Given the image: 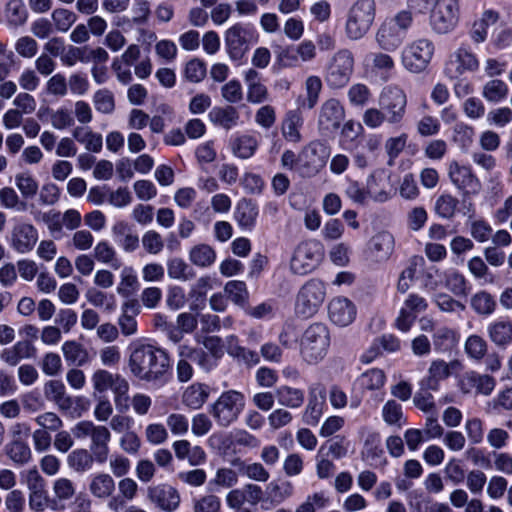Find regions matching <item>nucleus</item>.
<instances>
[{
	"mask_svg": "<svg viewBox=\"0 0 512 512\" xmlns=\"http://www.w3.org/2000/svg\"><path fill=\"white\" fill-rule=\"evenodd\" d=\"M128 368L130 373L140 381L164 384L171 372L168 353L155 345L134 342L129 347Z\"/></svg>",
	"mask_w": 512,
	"mask_h": 512,
	"instance_id": "obj_1",
	"label": "nucleus"
},
{
	"mask_svg": "<svg viewBox=\"0 0 512 512\" xmlns=\"http://www.w3.org/2000/svg\"><path fill=\"white\" fill-rule=\"evenodd\" d=\"M330 332L323 323L310 324L300 338L299 353L301 359L315 365L321 362L328 353Z\"/></svg>",
	"mask_w": 512,
	"mask_h": 512,
	"instance_id": "obj_2",
	"label": "nucleus"
},
{
	"mask_svg": "<svg viewBox=\"0 0 512 512\" xmlns=\"http://www.w3.org/2000/svg\"><path fill=\"white\" fill-rule=\"evenodd\" d=\"M355 58L348 48L334 52L324 67V81L332 90L343 89L350 82L354 73Z\"/></svg>",
	"mask_w": 512,
	"mask_h": 512,
	"instance_id": "obj_3",
	"label": "nucleus"
},
{
	"mask_svg": "<svg viewBox=\"0 0 512 512\" xmlns=\"http://www.w3.org/2000/svg\"><path fill=\"white\" fill-rule=\"evenodd\" d=\"M376 15L374 0H357L346 15L345 35L349 40L362 39L371 29Z\"/></svg>",
	"mask_w": 512,
	"mask_h": 512,
	"instance_id": "obj_4",
	"label": "nucleus"
},
{
	"mask_svg": "<svg viewBox=\"0 0 512 512\" xmlns=\"http://www.w3.org/2000/svg\"><path fill=\"white\" fill-rule=\"evenodd\" d=\"M460 6L457 0H434L429 15L431 30L438 35L452 32L458 24Z\"/></svg>",
	"mask_w": 512,
	"mask_h": 512,
	"instance_id": "obj_5",
	"label": "nucleus"
},
{
	"mask_svg": "<svg viewBox=\"0 0 512 512\" xmlns=\"http://www.w3.org/2000/svg\"><path fill=\"white\" fill-rule=\"evenodd\" d=\"M434 51L432 40L424 37L415 39L402 51V64L411 73H421L431 62Z\"/></svg>",
	"mask_w": 512,
	"mask_h": 512,
	"instance_id": "obj_6",
	"label": "nucleus"
},
{
	"mask_svg": "<svg viewBox=\"0 0 512 512\" xmlns=\"http://www.w3.org/2000/svg\"><path fill=\"white\" fill-rule=\"evenodd\" d=\"M244 406V395L236 390H228L212 405L210 413L218 425L228 427L238 418Z\"/></svg>",
	"mask_w": 512,
	"mask_h": 512,
	"instance_id": "obj_7",
	"label": "nucleus"
},
{
	"mask_svg": "<svg viewBox=\"0 0 512 512\" xmlns=\"http://www.w3.org/2000/svg\"><path fill=\"white\" fill-rule=\"evenodd\" d=\"M324 283L312 279L299 290L295 303V312L303 318H310L317 313L325 299Z\"/></svg>",
	"mask_w": 512,
	"mask_h": 512,
	"instance_id": "obj_8",
	"label": "nucleus"
},
{
	"mask_svg": "<svg viewBox=\"0 0 512 512\" xmlns=\"http://www.w3.org/2000/svg\"><path fill=\"white\" fill-rule=\"evenodd\" d=\"M379 105L389 124H399L406 114L407 95L399 85H386L379 94Z\"/></svg>",
	"mask_w": 512,
	"mask_h": 512,
	"instance_id": "obj_9",
	"label": "nucleus"
},
{
	"mask_svg": "<svg viewBox=\"0 0 512 512\" xmlns=\"http://www.w3.org/2000/svg\"><path fill=\"white\" fill-rule=\"evenodd\" d=\"M322 255V248L319 242L315 240L301 242L293 252L290 260V269L294 274L306 275L319 265Z\"/></svg>",
	"mask_w": 512,
	"mask_h": 512,
	"instance_id": "obj_10",
	"label": "nucleus"
},
{
	"mask_svg": "<svg viewBox=\"0 0 512 512\" xmlns=\"http://www.w3.org/2000/svg\"><path fill=\"white\" fill-rule=\"evenodd\" d=\"M91 381L96 392L104 393L111 389L117 407L127 402L130 385L122 375L113 374L105 369H98L92 374Z\"/></svg>",
	"mask_w": 512,
	"mask_h": 512,
	"instance_id": "obj_11",
	"label": "nucleus"
},
{
	"mask_svg": "<svg viewBox=\"0 0 512 512\" xmlns=\"http://www.w3.org/2000/svg\"><path fill=\"white\" fill-rule=\"evenodd\" d=\"M428 308L427 300L416 294L410 293L399 310V314L395 319V327L401 332H408L414 325L418 314L425 312Z\"/></svg>",
	"mask_w": 512,
	"mask_h": 512,
	"instance_id": "obj_12",
	"label": "nucleus"
},
{
	"mask_svg": "<svg viewBox=\"0 0 512 512\" xmlns=\"http://www.w3.org/2000/svg\"><path fill=\"white\" fill-rule=\"evenodd\" d=\"M479 68V60L467 46H460L450 56L445 65V73L454 79L466 72H474Z\"/></svg>",
	"mask_w": 512,
	"mask_h": 512,
	"instance_id": "obj_13",
	"label": "nucleus"
},
{
	"mask_svg": "<svg viewBox=\"0 0 512 512\" xmlns=\"http://www.w3.org/2000/svg\"><path fill=\"white\" fill-rule=\"evenodd\" d=\"M448 177L451 183L464 194L476 195L482 189V184L471 167L461 165L457 161L449 163Z\"/></svg>",
	"mask_w": 512,
	"mask_h": 512,
	"instance_id": "obj_14",
	"label": "nucleus"
},
{
	"mask_svg": "<svg viewBox=\"0 0 512 512\" xmlns=\"http://www.w3.org/2000/svg\"><path fill=\"white\" fill-rule=\"evenodd\" d=\"M345 118V109L335 98L326 100L320 108L318 127L322 134L329 135L337 131Z\"/></svg>",
	"mask_w": 512,
	"mask_h": 512,
	"instance_id": "obj_15",
	"label": "nucleus"
},
{
	"mask_svg": "<svg viewBox=\"0 0 512 512\" xmlns=\"http://www.w3.org/2000/svg\"><path fill=\"white\" fill-rule=\"evenodd\" d=\"M147 498L165 512L175 511L181 502L178 490L166 484L148 487Z\"/></svg>",
	"mask_w": 512,
	"mask_h": 512,
	"instance_id": "obj_16",
	"label": "nucleus"
},
{
	"mask_svg": "<svg viewBox=\"0 0 512 512\" xmlns=\"http://www.w3.org/2000/svg\"><path fill=\"white\" fill-rule=\"evenodd\" d=\"M38 241L37 229L30 223L20 222L11 231V247L25 254L33 250Z\"/></svg>",
	"mask_w": 512,
	"mask_h": 512,
	"instance_id": "obj_17",
	"label": "nucleus"
},
{
	"mask_svg": "<svg viewBox=\"0 0 512 512\" xmlns=\"http://www.w3.org/2000/svg\"><path fill=\"white\" fill-rule=\"evenodd\" d=\"M247 35L241 24H235L225 32V45L232 60H241L246 54L249 47Z\"/></svg>",
	"mask_w": 512,
	"mask_h": 512,
	"instance_id": "obj_18",
	"label": "nucleus"
},
{
	"mask_svg": "<svg viewBox=\"0 0 512 512\" xmlns=\"http://www.w3.org/2000/svg\"><path fill=\"white\" fill-rule=\"evenodd\" d=\"M496 385V381L492 376L486 374H478L476 372H468L463 375L459 381L460 390L464 394L475 391L476 394L488 396L492 393Z\"/></svg>",
	"mask_w": 512,
	"mask_h": 512,
	"instance_id": "obj_19",
	"label": "nucleus"
},
{
	"mask_svg": "<svg viewBox=\"0 0 512 512\" xmlns=\"http://www.w3.org/2000/svg\"><path fill=\"white\" fill-rule=\"evenodd\" d=\"M330 320L338 326L345 327L351 324L356 316L355 305L345 297H336L328 305Z\"/></svg>",
	"mask_w": 512,
	"mask_h": 512,
	"instance_id": "obj_20",
	"label": "nucleus"
},
{
	"mask_svg": "<svg viewBox=\"0 0 512 512\" xmlns=\"http://www.w3.org/2000/svg\"><path fill=\"white\" fill-rule=\"evenodd\" d=\"M325 406V390L323 387H314L309 391L308 403L302 414V421L308 426H316L322 415Z\"/></svg>",
	"mask_w": 512,
	"mask_h": 512,
	"instance_id": "obj_21",
	"label": "nucleus"
},
{
	"mask_svg": "<svg viewBox=\"0 0 512 512\" xmlns=\"http://www.w3.org/2000/svg\"><path fill=\"white\" fill-rule=\"evenodd\" d=\"M388 179L389 176L384 169L372 171L367 177L365 185L369 198L380 203L386 202L390 198Z\"/></svg>",
	"mask_w": 512,
	"mask_h": 512,
	"instance_id": "obj_22",
	"label": "nucleus"
},
{
	"mask_svg": "<svg viewBox=\"0 0 512 512\" xmlns=\"http://www.w3.org/2000/svg\"><path fill=\"white\" fill-rule=\"evenodd\" d=\"M405 35L387 19L380 25L376 34L375 41L379 48L386 52L396 51L403 43Z\"/></svg>",
	"mask_w": 512,
	"mask_h": 512,
	"instance_id": "obj_23",
	"label": "nucleus"
},
{
	"mask_svg": "<svg viewBox=\"0 0 512 512\" xmlns=\"http://www.w3.org/2000/svg\"><path fill=\"white\" fill-rule=\"evenodd\" d=\"M53 497L48 501V507L53 511H62L76 492L74 483L68 478H58L53 482Z\"/></svg>",
	"mask_w": 512,
	"mask_h": 512,
	"instance_id": "obj_24",
	"label": "nucleus"
},
{
	"mask_svg": "<svg viewBox=\"0 0 512 512\" xmlns=\"http://www.w3.org/2000/svg\"><path fill=\"white\" fill-rule=\"evenodd\" d=\"M303 124L304 118L299 109L287 111L281 122V134L283 138L291 143H300L302 141L301 128Z\"/></svg>",
	"mask_w": 512,
	"mask_h": 512,
	"instance_id": "obj_25",
	"label": "nucleus"
},
{
	"mask_svg": "<svg viewBox=\"0 0 512 512\" xmlns=\"http://www.w3.org/2000/svg\"><path fill=\"white\" fill-rule=\"evenodd\" d=\"M90 440V451L94 453L95 461L99 464L105 463L109 456L110 430L104 425H97Z\"/></svg>",
	"mask_w": 512,
	"mask_h": 512,
	"instance_id": "obj_26",
	"label": "nucleus"
},
{
	"mask_svg": "<svg viewBox=\"0 0 512 512\" xmlns=\"http://www.w3.org/2000/svg\"><path fill=\"white\" fill-rule=\"evenodd\" d=\"M36 355V348L28 340H21L16 342L9 348H5L0 353V359L9 366H16L24 359L34 358Z\"/></svg>",
	"mask_w": 512,
	"mask_h": 512,
	"instance_id": "obj_27",
	"label": "nucleus"
},
{
	"mask_svg": "<svg viewBox=\"0 0 512 512\" xmlns=\"http://www.w3.org/2000/svg\"><path fill=\"white\" fill-rule=\"evenodd\" d=\"M139 313V304L137 300H128L121 306V314L118 317L117 324L121 334L125 337L133 336L138 331V323L135 315Z\"/></svg>",
	"mask_w": 512,
	"mask_h": 512,
	"instance_id": "obj_28",
	"label": "nucleus"
},
{
	"mask_svg": "<svg viewBox=\"0 0 512 512\" xmlns=\"http://www.w3.org/2000/svg\"><path fill=\"white\" fill-rule=\"evenodd\" d=\"M458 362L447 363L438 359L431 362L427 377L422 381V386L428 390L436 391L439 388V382L448 378Z\"/></svg>",
	"mask_w": 512,
	"mask_h": 512,
	"instance_id": "obj_29",
	"label": "nucleus"
},
{
	"mask_svg": "<svg viewBox=\"0 0 512 512\" xmlns=\"http://www.w3.org/2000/svg\"><path fill=\"white\" fill-rule=\"evenodd\" d=\"M395 240L391 233L382 231L374 235L369 242V250L377 262L386 261L394 251Z\"/></svg>",
	"mask_w": 512,
	"mask_h": 512,
	"instance_id": "obj_30",
	"label": "nucleus"
},
{
	"mask_svg": "<svg viewBox=\"0 0 512 512\" xmlns=\"http://www.w3.org/2000/svg\"><path fill=\"white\" fill-rule=\"evenodd\" d=\"M258 206L251 199H241L235 208L234 219L237 224L244 230L251 231L258 217Z\"/></svg>",
	"mask_w": 512,
	"mask_h": 512,
	"instance_id": "obj_31",
	"label": "nucleus"
},
{
	"mask_svg": "<svg viewBox=\"0 0 512 512\" xmlns=\"http://www.w3.org/2000/svg\"><path fill=\"white\" fill-rule=\"evenodd\" d=\"M43 390L46 399L54 402L59 409L68 410L72 406V400L66 394V388L60 380L46 382Z\"/></svg>",
	"mask_w": 512,
	"mask_h": 512,
	"instance_id": "obj_32",
	"label": "nucleus"
},
{
	"mask_svg": "<svg viewBox=\"0 0 512 512\" xmlns=\"http://www.w3.org/2000/svg\"><path fill=\"white\" fill-rule=\"evenodd\" d=\"M239 118V112L234 106L214 107L209 112L210 121L225 130H230L236 126Z\"/></svg>",
	"mask_w": 512,
	"mask_h": 512,
	"instance_id": "obj_33",
	"label": "nucleus"
},
{
	"mask_svg": "<svg viewBox=\"0 0 512 512\" xmlns=\"http://www.w3.org/2000/svg\"><path fill=\"white\" fill-rule=\"evenodd\" d=\"M275 398L278 404L283 407L298 409L304 403L305 394L299 388L282 385L275 390Z\"/></svg>",
	"mask_w": 512,
	"mask_h": 512,
	"instance_id": "obj_34",
	"label": "nucleus"
},
{
	"mask_svg": "<svg viewBox=\"0 0 512 512\" xmlns=\"http://www.w3.org/2000/svg\"><path fill=\"white\" fill-rule=\"evenodd\" d=\"M490 340L499 347H506L512 343V322L508 320H498L492 322L488 328Z\"/></svg>",
	"mask_w": 512,
	"mask_h": 512,
	"instance_id": "obj_35",
	"label": "nucleus"
},
{
	"mask_svg": "<svg viewBox=\"0 0 512 512\" xmlns=\"http://www.w3.org/2000/svg\"><path fill=\"white\" fill-rule=\"evenodd\" d=\"M209 397L208 386L202 383H194L188 386L182 395V402L191 409H199Z\"/></svg>",
	"mask_w": 512,
	"mask_h": 512,
	"instance_id": "obj_36",
	"label": "nucleus"
},
{
	"mask_svg": "<svg viewBox=\"0 0 512 512\" xmlns=\"http://www.w3.org/2000/svg\"><path fill=\"white\" fill-rule=\"evenodd\" d=\"M301 155L307 159L308 164L318 168L329 157V147L319 140H314L303 148Z\"/></svg>",
	"mask_w": 512,
	"mask_h": 512,
	"instance_id": "obj_37",
	"label": "nucleus"
},
{
	"mask_svg": "<svg viewBox=\"0 0 512 512\" xmlns=\"http://www.w3.org/2000/svg\"><path fill=\"white\" fill-rule=\"evenodd\" d=\"M61 350L67 363L83 366L89 362L88 351L75 340L64 342Z\"/></svg>",
	"mask_w": 512,
	"mask_h": 512,
	"instance_id": "obj_38",
	"label": "nucleus"
},
{
	"mask_svg": "<svg viewBox=\"0 0 512 512\" xmlns=\"http://www.w3.org/2000/svg\"><path fill=\"white\" fill-rule=\"evenodd\" d=\"M73 138L83 144L88 151L98 153L102 149V136L90 128L77 126L72 131Z\"/></svg>",
	"mask_w": 512,
	"mask_h": 512,
	"instance_id": "obj_39",
	"label": "nucleus"
},
{
	"mask_svg": "<svg viewBox=\"0 0 512 512\" xmlns=\"http://www.w3.org/2000/svg\"><path fill=\"white\" fill-rule=\"evenodd\" d=\"M95 461L94 453L85 448H78L69 453L67 457L68 466L78 473L90 470Z\"/></svg>",
	"mask_w": 512,
	"mask_h": 512,
	"instance_id": "obj_40",
	"label": "nucleus"
},
{
	"mask_svg": "<svg viewBox=\"0 0 512 512\" xmlns=\"http://www.w3.org/2000/svg\"><path fill=\"white\" fill-rule=\"evenodd\" d=\"M182 354L184 357H191V361L196 362L205 372H210L217 365L218 360L207 353L203 348L182 344Z\"/></svg>",
	"mask_w": 512,
	"mask_h": 512,
	"instance_id": "obj_41",
	"label": "nucleus"
},
{
	"mask_svg": "<svg viewBox=\"0 0 512 512\" xmlns=\"http://www.w3.org/2000/svg\"><path fill=\"white\" fill-rule=\"evenodd\" d=\"M189 260L197 267H210L216 260V252L208 244H198L190 249Z\"/></svg>",
	"mask_w": 512,
	"mask_h": 512,
	"instance_id": "obj_42",
	"label": "nucleus"
},
{
	"mask_svg": "<svg viewBox=\"0 0 512 512\" xmlns=\"http://www.w3.org/2000/svg\"><path fill=\"white\" fill-rule=\"evenodd\" d=\"M115 489V482L113 478L106 473H99L95 475L90 484L89 491L97 498H107L112 495Z\"/></svg>",
	"mask_w": 512,
	"mask_h": 512,
	"instance_id": "obj_43",
	"label": "nucleus"
},
{
	"mask_svg": "<svg viewBox=\"0 0 512 512\" xmlns=\"http://www.w3.org/2000/svg\"><path fill=\"white\" fill-rule=\"evenodd\" d=\"M6 454L16 464L24 465L32 458L29 445L22 439H13L6 446Z\"/></svg>",
	"mask_w": 512,
	"mask_h": 512,
	"instance_id": "obj_44",
	"label": "nucleus"
},
{
	"mask_svg": "<svg viewBox=\"0 0 512 512\" xmlns=\"http://www.w3.org/2000/svg\"><path fill=\"white\" fill-rule=\"evenodd\" d=\"M167 274L171 279L188 281L195 277V272L183 259L175 257L167 262Z\"/></svg>",
	"mask_w": 512,
	"mask_h": 512,
	"instance_id": "obj_45",
	"label": "nucleus"
},
{
	"mask_svg": "<svg viewBox=\"0 0 512 512\" xmlns=\"http://www.w3.org/2000/svg\"><path fill=\"white\" fill-rule=\"evenodd\" d=\"M6 19L10 26H22L28 18L25 5L21 0H10L6 5Z\"/></svg>",
	"mask_w": 512,
	"mask_h": 512,
	"instance_id": "obj_46",
	"label": "nucleus"
},
{
	"mask_svg": "<svg viewBox=\"0 0 512 512\" xmlns=\"http://www.w3.org/2000/svg\"><path fill=\"white\" fill-rule=\"evenodd\" d=\"M258 147V141L251 135H242L236 138L232 144L233 153L242 159L252 157Z\"/></svg>",
	"mask_w": 512,
	"mask_h": 512,
	"instance_id": "obj_47",
	"label": "nucleus"
},
{
	"mask_svg": "<svg viewBox=\"0 0 512 512\" xmlns=\"http://www.w3.org/2000/svg\"><path fill=\"white\" fill-rule=\"evenodd\" d=\"M93 255L97 261L109 264L114 269H119L121 266L115 249L107 241L98 242L94 247Z\"/></svg>",
	"mask_w": 512,
	"mask_h": 512,
	"instance_id": "obj_48",
	"label": "nucleus"
},
{
	"mask_svg": "<svg viewBox=\"0 0 512 512\" xmlns=\"http://www.w3.org/2000/svg\"><path fill=\"white\" fill-rule=\"evenodd\" d=\"M483 97L490 102H500L508 95L507 84L499 79H492L483 86Z\"/></svg>",
	"mask_w": 512,
	"mask_h": 512,
	"instance_id": "obj_49",
	"label": "nucleus"
},
{
	"mask_svg": "<svg viewBox=\"0 0 512 512\" xmlns=\"http://www.w3.org/2000/svg\"><path fill=\"white\" fill-rule=\"evenodd\" d=\"M0 204L4 209L15 210L18 212H22L27 209V203L21 200L14 188L8 186L0 189Z\"/></svg>",
	"mask_w": 512,
	"mask_h": 512,
	"instance_id": "obj_50",
	"label": "nucleus"
},
{
	"mask_svg": "<svg viewBox=\"0 0 512 512\" xmlns=\"http://www.w3.org/2000/svg\"><path fill=\"white\" fill-rule=\"evenodd\" d=\"M382 417L386 424L402 427L406 420L403 415L402 407L395 400L387 401L382 408Z\"/></svg>",
	"mask_w": 512,
	"mask_h": 512,
	"instance_id": "obj_51",
	"label": "nucleus"
},
{
	"mask_svg": "<svg viewBox=\"0 0 512 512\" xmlns=\"http://www.w3.org/2000/svg\"><path fill=\"white\" fill-rule=\"evenodd\" d=\"M371 96L370 88L363 83H354L347 91L349 103L356 107H365L369 103Z\"/></svg>",
	"mask_w": 512,
	"mask_h": 512,
	"instance_id": "obj_52",
	"label": "nucleus"
},
{
	"mask_svg": "<svg viewBox=\"0 0 512 512\" xmlns=\"http://www.w3.org/2000/svg\"><path fill=\"white\" fill-rule=\"evenodd\" d=\"M53 26L58 32H67L77 20V15L68 9L57 8L51 13Z\"/></svg>",
	"mask_w": 512,
	"mask_h": 512,
	"instance_id": "obj_53",
	"label": "nucleus"
},
{
	"mask_svg": "<svg viewBox=\"0 0 512 512\" xmlns=\"http://www.w3.org/2000/svg\"><path fill=\"white\" fill-rule=\"evenodd\" d=\"M322 80L319 76L311 75L305 80L306 99L303 103L304 107L312 109L315 107L319 100L322 90Z\"/></svg>",
	"mask_w": 512,
	"mask_h": 512,
	"instance_id": "obj_54",
	"label": "nucleus"
},
{
	"mask_svg": "<svg viewBox=\"0 0 512 512\" xmlns=\"http://www.w3.org/2000/svg\"><path fill=\"white\" fill-rule=\"evenodd\" d=\"M330 504V499L324 491L315 492L308 495L295 512H316V509H324Z\"/></svg>",
	"mask_w": 512,
	"mask_h": 512,
	"instance_id": "obj_55",
	"label": "nucleus"
},
{
	"mask_svg": "<svg viewBox=\"0 0 512 512\" xmlns=\"http://www.w3.org/2000/svg\"><path fill=\"white\" fill-rule=\"evenodd\" d=\"M471 306L480 315H490L496 307L492 295L486 291H480L471 298Z\"/></svg>",
	"mask_w": 512,
	"mask_h": 512,
	"instance_id": "obj_56",
	"label": "nucleus"
},
{
	"mask_svg": "<svg viewBox=\"0 0 512 512\" xmlns=\"http://www.w3.org/2000/svg\"><path fill=\"white\" fill-rule=\"evenodd\" d=\"M458 204V198L450 194H442L436 199L435 212L442 218L450 219L454 216Z\"/></svg>",
	"mask_w": 512,
	"mask_h": 512,
	"instance_id": "obj_57",
	"label": "nucleus"
},
{
	"mask_svg": "<svg viewBox=\"0 0 512 512\" xmlns=\"http://www.w3.org/2000/svg\"><path fill=\"white\" fill-rule=\"evenodd\" d=\"M139 287L137 276L132 267H125L121 271V280L117 287L118 294L130 296L136 292Z\"/></svg>",
	"mask_w": 512,
	"mask_h": 512,
	"instance_id": "obj_58",
	"label": "nucleus"
},
{
	"mask_svg": "<svg viewBox=\"0 0 512 512\" xmlns=\"http://www.w3.org/2000/svg\"><path fill=\"white\" fill-rule=\"evenodd\" d=\"M464 349L470 358L479 361L486 355L488 345L479 335H471L466 339Z\"/></svg>",
	"mask_w": 512,
	"mask_h": 512,
	"instance_id": "obj_59",
	"label": "nucleus"
},
{
	"mask_svg": "<svg viewBox=\"0 0 512 512\" xmlns=\"http://www.w3.org/2000/svg\"><path fill=\"white\" fill-rule=\"evenodd\" d=\"M95 109L103 114H111L115 110L113 93L104 88L97 90L93 95Z\"/></svg>",
	"mask_w": 512,
	"mask_h": 512,
	"instance_id": "obj_60",
	"label": "nucleus"
},
{
	"mask_svg": "<svg viewBox=\"0 0 512 512\" xmlns=\"http://www.w3.org/2000/svg\"><path fill=\"white\" fill-rule=\"evenodd\" d=\"M221 499L215 494L201 495L193 500V512H220Z\"/></svg>",
	"mask_w": 512,
	"mask_h": 512,
	"instance_id": "obj_61",
	"label": "nucleus"
},
{
	"mask_svg": "<svg viewBox=\"0 0 512 512\" xmlns=\"http://www.w3.org/2000/svg\"><path fill=\"white\" fill-rule=\"evenodd\" d=\"M34 421L38 428L45 429L50 433L59 431L64 425L62 419L55 412L51 411L37 415Z\"/></svg>",
	"mask_w": 512,
	"mask_h": 512,
	"instance_id": "obj_62",
	"label": "nucleus"
},
{
	"mask_svg": "<svg viewBox=\"0 0 512 512\" xmlns=\"http://www.w3.org/2000/svg\"><path fill=\"white\" fill-rule=\"evenodd\" d=\"M457 341L456 333L448 327H441L433 334V345L436 350L444 351Z\"/></svg>",
	"mask_w": 512,
	"mask_h": 512,
	"instance_id": "obj_63",
	"label": "nucleus"
},
{
	"mask_svg": "<svg viewBox=\"0 0 512 512\" xmlns=\"http://www.w3.org/2000/svg\"><path fill=\"white\" fill-rule=\"evenodd\" d=\"M318 452L325 457L330 455L334 459H341L347 454V446L344 438L337 436L323 444Z\"/></svg>",
	"mask_w": 512,
	"mask_h": 512,
	"instance_id": "obj_64",
	"label": "nucleus"
}]
</instances>
